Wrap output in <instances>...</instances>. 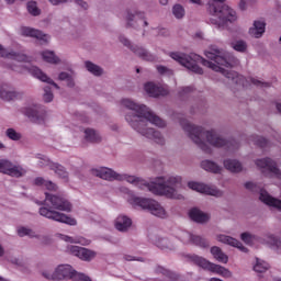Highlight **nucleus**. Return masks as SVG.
<instances>
[{
  "instance_id": "412c9836",
  "label": "nucleus",
  "mask_w": 281,
  "mask_h": 281,
  "mask_svg": "<svg viewBox=\"0 0 281 281\" xmlns=\"http://www.w3.org/2000/svg\"><path fill=\"white\" fill-rule=\"evenodd\" d=\"M24 114L26 117H30V120L35 124H43V122H45V117L47 116L45 111L38 110V108H35V109L27 108L24 111Z\"/></svg>"
},
{
  "instance_id": "79ce46f5",
  "label": "nucleus",
  "mask_w": 281,
  "mask_h": 281,
  "mask_svg": "<svg viewBox=\"0 0 281 281\" xmlns=\"http://www.w3.org/2000/svg\"><path fill=\"white\" fill-rule=\"evenodd\" d=\"M232 47L235 49V52H247V43H245V41L232 43Z\"/></svg>"
},
{
  "instance_id": "774afa93",
  "label": "nucleus",
  "mask_w": 281,
  "mask_h": 281,
  "mask_svg": "<svg viewBox=\"0 0 281 281\" xmlns=\"http://www.w3.org/2000/svg\"><path fill=\"white\" fill-rule=\"evenodd\" d=\"M1 148H5V146H3V144L0 142V149Z\"/></svg>"
},
{
  "instance_id": "5701e85b",
  "label": "nucleus",
  "mask_w": 281,
  "mask_h": 281,
  "mask_svg": "<svg viewBox=\"0 0 281 281\" xmlns=\"http://www.w3.org/2000/svg\"><path fill=\"white\" fill-rule=\"evenodd\" d=\"M217 240L220 243H224L225 245H231V247H236L239 251H244V254H247V248L243 246V243L234 237H229L227 235H220L217 236Z\"/></svg>"
},
{
  "instance_id": "338daca9",
  "label": "nucleus",
  "mask_w": 281,
  "mask_h": 281,
  "mask_svg": "<svg viewBox=\"0 0 281 281\" xmlns=\"http://www.w3.org/2000/svg\"><path fill=\"white\" fill-rule=\"evenodd\" d=\"M8 3H14V0H7Z\"/></svg>"
},
{
  "instance_id": "c85d7f7f",
  "label": "nucleus",
  "mask_w": 281,
  "mask_h": 281,
  "mask_svg": "<svg viewBox=\"0 0 281 281\" xmlns=\"http://www.w3.org/2000/svg\"><path fill=\"white\" fill-rule=\"evenodd\" d=\"M211 254L213 258L217 260V262H223L224 265H227L229 257H227V255H225V252H223V250L218 246H213L211 248Z\"/></svg>"
},
{
  "instance_id": "ea45409f",
  "label": "nucleus",
  "mask_w": 281,
  "mask_h": 281,
  "mask_svg": "<svg viewBox=\"0 0 281 281\" xmlns=\"http://www.w3.org/2000/svg\"><path fill=\"white\" fill-rule=\"evenodd\" d=\"M252 142L256 146H259V148H267V146H269V140L262 136H254Z\"/></svg>"
},
{
  "instance_id": "72a5a7b5",
  "label": "nucleus",
  "mask_w": 281,
  "mask_h": 281,
  "mask_svg": "<svg viewBox=\"0 0 281 281\" xmlns=\"http://www.w3.org/2000/svg\"><path fill=\"white\" fill-rule=\"evenodd\" d=\"M42 58L45 63H49L50 65H58V63H60V58H58L52 50H44L42 53Z\"/></svg>"
},
{
  "instance_id": "0eeeda50",
  "label": "nucleus",
  "mask_w": 281,
  "mask_h": 281,
  "mask_svg": "<svg viewBox=\"0 0 281 281\" xmlns=\"http://www.w3.org/2000/svg\"><path fill=\"white\" fill-rule=\"evenodd\" d=\"M131 205L134 207H140L142 210H147L153 214L154 216H157L158 218H166V210L162 207L159 202L151 200V199H146V198H131L128 200Z\"/></svg>"
},
{
  "instance_id": "5fc2aeb1",
  "label": "nucleus",
  "mask_w": 281,
  "mask_h": 281,
  "mask_svg": "<svg viewBox=\"0 0 281 281\" xmlns=\"http://www.w3.org/2000/svg\"><path fill=\"white\" fill-rule=\"evenodd\" d=\"M193 91H194V88H192L191 86L184 87L181 89L180 95H186V93H192Z\"/></svg>"
},
{
  "instance_id": "9b49d317",
  "label": "nucleus",
  "mask_w": 281,
  "mask_h": 281,
  "mask_svg": "<svg viewBox=\"0 0 281 281\" xmlns=\"http://www.w3.org/2000/svg\"><path fill=\"white\" fill-rule=\"evenodd\" d=\"M245 188L246 190H250V192H259V199L262 203L281 211V200L271 196L267 190L260 188L254 182H246Z\"/></svg>"
},
{
  "instance_id": "dca6fc26",
  "label": "nucleus",
  "mask_w": 281,
  "mask_h": 281,
  "mask_svg": "<svg viewBox=\"0 0 281 281\" xmlns=\"http://www.w3.org/2000/svg\"><path fill=\"white\" fill-rule=\"evenodd\" d=\"M120 41L125 45V47L132 49V52L136 54V56H139V58H142L143 60H147L148 63H153V60H155V55L148 53V50H146L145 48L131 45V41H128V38L121 36Z\"/></svg>"
},
{
  "instance_id": "a19ab883",
  "label": "nucleus",
  "mask_w": 281,
  "mask_h": 281,
  "mask_svg": "<svg viewBox=\"0 0 281 281\" xmlns=\"http://www.w3.org/2000/svg\"><path fill=\"white\" fill-rule=\"evenodd\" d=\"M172 14L176 19H183L186 16V10L181 7V4L173 5Z\"/></svg>"
},
{
  "instance_id": "4c0bfd02",
  "label": "nucleus",
  "mask_w": 281,
  "mask_h": 281,
  "mask_svg": "<svg viewBox=\"0 0 281 281\" xmlns=\"http://www.w3.org/2000/svg\"><path fill=\"white\" fill-rule=\"evenodd\" d=\"M86 68L90 74H93V76H102V68L91 61H86Z\"/></svg>"
},
{
  "instance_id": "49530a36",
  "label": "nucleus",
  "mask_w": 281,
  "mask_h": 281,
  "mask_svg": "<svg viewBox=\"0 0 281 281\" xmlns=\"http://www.w3.org/2000/svg\"><path fill=\"white\" fill-rule=\"evenodd\" d=\"M157 71L158 74H160V76H173L175 72L170 69H168V67L165 66H157Z\"/></svg>"
},
{
  "instance_id": "aec40b11",
  "label": "nucleus",
  "mask_w": 281,
  "mask_h": 281,
  "mask_svg": "<svg viewBox=\"0 0 281 281\" xmlns=\"http://www.w3.org/2000/svg\"><path fill=\"white\" fill-rule=\"evenodd\" d=\"M22 36H31V38H37L41 41V45H47L48 36L43 34L40 30L22 26L21 27Z\"/></svg>"
},
{
  "instance_id": "e433bc0d",
  "label": "nucleus",
  "mask_w": 281,
  "mask_h": 281,
  "mask_svg": "<svg viewBox=\"0 0 281 281\" xmlns=\"http://www.w3.org/2000/svg\"><path fill=\"white\" fill-rule=\"evenodd\" d=\"M267 270H269V263L257 258V263L254 266V271L257 273H265Z\"/></svg>"
},
{
  "instance_id": "09e8293b",
  "label": "nucleus",
  "mask_w": 281,
  "mask_h": 281,
  "mask_svg": "<svg viewBox=\"0 0 281 281\" xmlns=\"http://www.w3.org/2000/svg\"><path fill=\"white\" fill-rule=\"evenodd\" d=\"M59 80H67L68 87H74V81L71 80V76L67 72L59 74Z\"/></svg>"
},
{
  "instance_id": "cd10ccee",
  "label": "nucleus",
  "mask_w": 281,
  "mask_h": 281,
  "mask_svg": "<svg viewBox=\"0 0 281 281\" xmlns=\"http://www.w3.org/2000/svg\"><path fill=\"white\" fill-rule=\"evenodd\" d=\"M184 236L189 238L190 243L193 245H196L198 247H210V241L207 239L199 236V235H192L190 233H184Z\"/></svg>"
},
{
  "instance_id": "69168bd1",
  "label": "nucleus",
  "mask_w": 281,
  "mask_h": 281,
  "mask_svg": "<svg viewBox=\"0 0 281 281\" xmlns=\"http://www.w3.org/2000/svg\"><path fill=\"white\" fill-rule=\"evenodd\" d=\"M3 256V247L0 246V257Z\"/></svg>"
},
{
  "instance_id": "2eb2a0df",
  "label": "nucleus",
  "mask_w": 281,
  "mask_h": 281,
  "mask_svg": "<svg viewBox=\"0 0 281 281\" xmlns=\"http://www.w3.org/2000/svg\"><path fill=\"white\" fill-rule=\"evenodd\" d=\"M190 190L200 192V194H207L209 196H221V190H217L216 187H211L205 183L191 181L188 183Z\"/></svg>"
},
{
  "instance_id": "8fccbe9b",
  "label": "nucleus",
  "mask_w": 281,
  "mask_h": 281,
  "mask_svg": "<svg viewBox=\"0 0 281 281\" xmlns=\"http://www.w3.org/2000/svg\"><path fill=\"white\" fill-rule=\"evenodd\" d=\"M44 188H46V190H49L50 192H56V190H58V186L49 180H46V184L44 186Z\"/></svg>"
},
{
  "instance_id": "de8ad7c7",
  "label": "nucleus",
  "mask_w": 281,
  "mask_h": 281,
  "mask_svg": "<svg viewBox=\"0 0 281 281\" xmlns=\"http://www.w3.org/2000/svg\"><path fill=\"white\" fill-rule=\"evenodd\" d=\"M72 281H91V278L86 274L78 273V271H75V274L72 276Z\"/></svg>"
},
{
  "instance_id": "c9c22d12",
  "label": "nucleus",
  "mask_w": 281,
  "mask_h": 281,
  "mask_svg": "<svg viewBox=\"0 0 281 281\" xmlns=\"http://www.w3.org/2000/svg\"><path fill=\"white\" fill-rule=\"evenodd\" d=\"M156 273H160L161 276H165L166 278H169V280H177V274L161 266H158L156 268Z\"/></svg>"
},
{
  "instance_id": "4468645a",
  "label": "nucleus",
  "mask_w": 281,
  "mask_h": 281,
  "mask_svg": "<svg viewBox=\"0 0 281 281\" xmlns=\"http://www.w3.org/2000/svg\"><path fill=\"white\" fill-rule=\"evenodd\" d=\"M0 172L2 175H9V177H23L25 175V169L21 166L13 165L12 161L8 159H0Z\"/></svg>"
},
{
  "instance_id": "603ef678",
  "label": "nucleus",
  "mask_w": 281,
  "mask_h": 281,
  "mask_svg": "<svg viewBox=\"0 0 281 281\" xmlns=\"http://www.w3.org/2000/svg\"><path fill=\"white\" fill-rule=\"evenodd\" d=\"M250 82H251V85H255V87H271V85H269L267 82H262V81H260L258 79H254V78L250 79Z\"/></svg>"
},
{
  "instance_id": "6e6d98bb",
  "label": "nucleus",
  "mask_w": 281,
  "mask_h": 281,
  "mask_svg": "<svg viewBox=\"0 0 281 281\" xmlns=\"http://www.w3.org/2000/svg\"><path fill=\"white\" fill-rule=\"evenodd\" d=\"M47 180H44L43 177H37L34 180L35 186H46Z\"/></svg>"
},
{
  "instance_id": "a18cd8bd",
  "label": "nucleus",
  "mask_w": 281,
  "mask_h": 281,
  "mask_svg": "<svg viewBox=\"0 0 281 281\" xmlns=\"http://www.w3.org/2000/svg\"><path fill=\"white\" fill-rule=\"evenodd\" d=\"M44 102H52L54 100V93H52L50 87L44 88V95H43Z\"/></svg>"
},
{
  "instance_id": "7c9ffc66",
  "label": "nucleus",
  "mask_w": 281,
  "mask_h": 281,
  "mask_svg": "<svg viewBox=\"0 0 281 281\" xmlns=\"http://www.w3.org/2000/svg\"><path fill=\"white\" fill-rule=\"evenodd\" d=\"M201 167L203 170H206V172H213L214 175H221V170H223V168L212 160H203Z\"/></svg>"
},
{
  "instance_id": "2f4dec72",
  "label": "nucleus",
  "mask_w": 281,
  "mask_h": 281,
  "mask_svg": "<svg viewBox=\"0 0 281 281\" xmlns=\"http://www.w3.org/2000/svg\"><path fill=\"white\" fill-rule=\"evenodd\" d=\"M224 167L229 172H241L243 171V164L236 159H227L224 160Z\"/></svg>"
},
{
  "instance_id": "f03ea898",
  "label": "nucleus",
  "mask_w": 281,
  "mask_h": 281,
  "mask_svg": "<svg viewBox=\"0 0 281 281\" xmlns=\"http://www.w3.org/2000/svg\"><path fill=\"white\" fill-rule=\"evenodd\" d=\"M92 175L104 179L105 181H127L133 183L139 190H148L153 194L158 196H167V199H181V195H177V189L181 186V177L167 176L157 178L155 182L148 183L146 180L137 178L135 176L120 175L113 169L101 167L99 169H92Z\"/></svg>"
},
{
  "instance_id": "a878e982",
  "label": "nucleus",
  "mask_w": 281,
  "mask_h": 281,
  "mask_svg": "<svg viewBox=\"0 0 281 281\" xmlns=\"http://www.w3.org/2000/svg\"><path fill=\"white\" fill-rule=\"evenodd\" d=\"M133 225V221L126 215H120L115 221V227L117 232H128V228Z\"/></svg>"
},
{
  "instance_id": "423d86ee",
  "label": "nucleus",
  "mask_w": 281,
  "mask_h": 281,
  "mask_svg": "<svg viewBox=\"0 0 281 281\" xmlns=\"http://www.w3.org/2000/svg\"><path fill=\"white\" fill-rule=\"evenodd\" d=\"M186 258L189 262H193L196 267H201L204 271H211V273H217L223 278H232V272L223 266L211 262L210 260L198 256V255H187Z\"/></svg>"
},
{
  "instance_id": "f257e3e1",
  "label": "nucleus",
  "mask_w": 281,
  "mask_h": 281,
  "mask_svg": "<svg viewBox=\"0 0 281 281\" xmlns=\"http://www.w3.org/2000/svg\"><path fill=\"white\" fill-rule=\"evenodd\" d=\"M207 59H203L200 55L191 53L190 55L183 53H171L170 57L173 60H177L182 67L189 69V71H193V74H199L203 76V68L199 66V63H202L204 67H209L213 71H217L222 74L227 80H231L233 85H237L238 87H245V78L243 75H238L236 71L225 70L223 67H236L238 65V59L232 55V53H224L218 48H213L205 53ZM212 60V61H210Z\"/></svg>"
},
{
  "instance_id": "e2e57ef3",
  "label": "nucleus",
  "mask_w": 281,
  "mask_h": 281,
  "mask_svg": "<svg viewBox=\"0 0 281 281\" xmlns=\"http://www.w3.org/2000/svg\"><path fill=\"white\" fill-rule=\"evenodd\" d=\"M161 5H168V0H160Z\"/></svg>"
},
{
  "instance_id": "473e14b6",
  "label": "nucleus",
  "mask_w": 281,
  "mask_h": 281,
  "mask_svg": "<svg viewBox=\"0 0 281 281\" xmlns=\"http://www.w3.org/2000/svg\"><path fill=\"white\" fill-rule=\"evenodd\" d=\"M61 240H65V243H71V244H76V245H91V240L87 239L85 237H69L67 235H61Z\"/></svg>"
},
{
  "instance_id": "c756f323",
  "label": "nucleus",
  "mask_w": 281,
  "mask_h": 281,
  "mask_svg": "<svg viewBox=\"0 0 281 281\" xmlns=\"http://www.w3.org/2000/svg\"><path fill=\"white\" fill-rule=\"evenodd\" d=\"M0 98L10 102L12 100H16L19 98V93L8 90V86H0Z\"/></svg>"
},
{
  "instance_id": "3c124183",
  "label": "nucleus",
  "mask_w": 281,
  "mask_h": 281,
  "mask_svg": "<svg viewBox=\"0 0 281 281\" xmlns=\"http://www.w3.org/2000/svg\"><path fill=\"white\" fill-rule=\"evenodd\" d=\"M168 239L166 238H161L157 241V247H159V249H168Z\"/></svg>"
},
{
  "instance_id": "6ab92c4d",
  "label": "nucleus",
  "mask_w": 281,
  "mask_h": 281,
  "mask_svg": "<svg viewBox=\"0 0 281 281\" xmlns=\"http://www.w3.org/2000/svg\"><path fill=\"white\" fill-rule=\"evenodd\" d=\"M0 56L8 58V60H15L16 63H30V57L25 54L15 53L14 50H8L0 45Z\"/></svg>"
},
{
  "instance_id": "20e7f679",
  "label": "nucleus",
  "mask_w": 281,
  "mask_h": 281,
  "mask_svg": "<svg viewBox=\"0 0 281 281\" xmlns=\"http://www.w3.org/2000/svg\"><path fill=\"white\" fill-rule=\"evenodd\" d=\"M180 124L183 131L188 133L190 139H192V142H194V144H196V146H199V148H201L203 153H206L209 155L212 153V148H210V146L205 144V142L203 140L205 138L209 142V144H211V146H214L215 148H226V150H237V148H239L240 146L238 142H236V139H231V140L223 139L221 136H218V134L214 130L205 132L203 127L192 125L188 121H181Z\"/></svg>"
},
{
  "instance_id": "bf43d9fd",
  "label": "nucleus",
  "mask_w": 281,
  "mask_h": 281,
  "mask_svg": "<svg viewBox=\"0 0 281 281\" xmlns=\"http://www.w3.org/2000/svg\"><path fill=\"white\" fill-rule=\"evenodd\" d=\"M68 0H49L53 5H59V3H67Z\"/></svg>"
},
{
  "instance_id": "052dcab7",
  "label": "nucleus",
  "mask_w": 281,
  "mask_h": 281,
  "mask_svg": "<svg viewBox=\"0 0 281 281\" xmlns=\"http://www.w3.org/2000/svg\"><path fill=\"white\" fill-rule=\"evenodd\" d=\"M239 8H240L241 10H247V2H245V0H241V1L239 2Z\"/></svg>"
},
{
  "instance_id": "a211bd4d",
  "label": "nucleus",
  "mask_w": 281,
  "mask_h": 281,
  "mask_svg": "<svg viewBox=\"0 0 281 281\" xmlns=\"http://www.w3.org/2000/svg\"><path fill=\"white\" fill-rule=\"evenodd\" d=\"M68 251H70L72 256H77V258H80V260H85L86 262H90V260H93V258L98 256L95 251L79 246H69Z\"/></svg>"
},
{
  "instance_id": "680f3d73",
  "label": "nucleus",
  "mask_w": 281,
  "mask_h": 281,
  "mask_svg": "<svg viewBox=\"0 0 281 281\" xmlns=\"http://www.w3.org/2000/svg\"><path fill=\"white\" fill-rule=\"evenodd\" d=\"M192 3H196L198 5H201V0H190Z\"/></svg>"
},
{
  "instance_id": "f704fd0d",
  "label": "nucleus",
  "mask_w": 281,
  "mask_h": 281,
  "mask_svg": "<svg viewBox=\"0 0 281 281\" xmlns=\"http://www.w3.org/2000/svg\"><path fill=\"white\" fill-rule=\"evenodd\" d=\"M85 133L87 142H90L91 144H98V142L101 140L100 134L97 133L94 130L87 128Z\"/></svg>"
},
{
  "instance_id": "39448f33",
  "label": "nucleus",
  "mask_w": 281,
  "mask_h": 281,
  "mask_svg": "<svg viewBox=\"0 0 281 281\" xmlns=\"http://www.w3.org/2000/svg\"><path fill=\"white\" fill-rule=\"evenodd\" d=\"M209 12L213 15L211 23L217 27H225L227 23H234L238 19L236 11L226 5L225 0H213V3L209 4Z\"/></svg>"
},
{
  "instance_id": "4be33fe9",
  "label": "nucleus",
  "mask_w": 281,
  "mask_h": 281,
  "mask_svg": "<svg viewBox=\"0 0 281 281\" xmlns=\"http://www.w3.org/2000/svg\"><path fill=\"white\" fill-rule=\"evenodd\" d=\"M145 91L150 95V98H159V95H168V89L158 86L154 82L145 83Z\"/></svg>"
},
{
  "instance_id": "bb28decb",
  "label": "nucleus",
  "mask_w": 281,
  "mask_h": 281,
  "mask_svg": "<svg viewBox=\"0 0 281 281\" xmlns=\"http://www.w3.org/2000/svg\"><path fill=\"white\" fill-rule=\"evenodd\" d=\"M266 23L262 21H255L254 27L249 29L250 36H254L255 38H260L265 32Z\"/></svg>"
},
{
  "instance_id": "1a4fd4ad",
  "label": "nucleus",
  "mask_w": 281,
  "mask_h": 281,
  "mask_svg": "<svg viewBox=\"0 0 281 281\" xmlns=\"http://www.w3.org/2000/svg\"><path fill=\"white\" fill-rule=\"evenodd\" d=\"M257 168H260L263 177L268 179H281V171L278 168V162L271 158H262L256 160Z\"/></svg>"
},
{
  "instance_id": "c03bdc74",
  "label": "nucleus",
  "mask_w": 281,
  "mask_h": 281,
  "mask_svg": "<svg viewBox=\"0 0 281 281\" xmlns=\"http://www.w3.org/2000/svg\"><path fill=\"white\" fill-rule=\"evenodd\" d=\"M18 235L23 238V236H31L34 237V232L30 228H25V227H20L18 228Z\"/></svg>"
},
{
  "instance_id": "6e6552de",
  "label": "nucleus",
  "mask_w": 281,
  "mask_h": 281,
  "mask_svg": "<svg viewBox=\"0 0 281 281\" xmlns=\"http://www.w3.org/2000/svg\"><path fill=\"white\" fill-rule=\"evenodd\" d=\"M8 69H12V71H18L19 74H23V71H29V74H32L34 78H37V80H41L42 82H47V85H52L53 87H55V89H60L59 86H57L56 82H54V80L49 77H47L45 75V72H43V70H41L38 67L36 66H19V65H8L7 66Z\"/></svg>"
},
{
  "instance_id": "7ed1b4c3",
  "label": "nucleus",
  "mask_w": 281,
  "mask_h": 281,
  "mask_svg": "<svg viewBox=\"0 0 281 281\" xmlns=\"http://www.w3.org/2000/svg\"><path fill=\"white\" fill-rule=\"evenodd\" d=\"M121 102L123 106L135 112V114H127L125 116L126 122H128L132 128L137 131V133L144 137H147V139H153L156 144H160V146H162L165 140L161 133L146 126L148 125V122H150V124H154L159 128H164V126H166V121L161 120V117L157 116L144 104L139 105L130 99H123Z\"/></svg>"
},
{
  "instance_id": "864d4df0",
  "label": "nucleus",
  "mask_w": 281,
  "mask_h": 281,
  "mask_svg": "<svg viewBox=\"0 0 281 281\" xmlns=\"http://www.w3.org/2000/svg\"><path fill=\"white\" fill-rule=\"evenodd\" d=\"M241 240L246 243V245H251V235L248 233H243L240 236Z\"/></svg>"
},
{
  "instance_id": "9d476101",
  "label": "nucleus",
  "mask_w": 281,
  "mask_h": 281,
  "mask_svg": "<svg viewBox=\"0 0 281 281\" xmlns=\"http://www.w3.org/2000/svg\"><path fill=\"white\" fill-rule=\"evenodd\" d=\"M44 205L52 207L53 210H59V212H71V203L63 195H56L46 192Z\"/></svg>"
},
{
  "instance_id": "37998d69",
  "label": "nucleus",
  "mask_w": 281,
  "mask_h": 281,
  "mask_svg": "<svg viewBox=\"0 0 281 281\" xmlns=\"http://www.w3.org/2000/svg\"><path fill=\"white\" fill-rule=\"evenodd\" d=\"M7 137H9V139H12L13 142H19V139H21V134L14 131V128H8Z\"/></svg>"
},
{
  "instance_id": "0e129e2a",
  "label": "nucleus",
  "mask_w": 281,
  "mask_h": 281,
  "mask_svg": "<svg viewBox=\"0 0 281 281\" xmlns=\"http://www.w3.org/2000/svg\"><path fill=\"white\" fill-rule=\"evenodd\" d=\"M277 111H279V113H281V103L277 104Z\"/></svg>"
},
{
  "instance_id": "13d9d810",
  "label": "nucleus",
  "mask_w": 281,
  "mask_h": 281,
  "mask_svg": "<svg viewBox=\"0 0 281 281\" xmlns=\"http://www.w3.org/2000/svg\"><path fill=\"white\" fill-rule=\"evenodd\" d=\"M77 5H80L83 10H87L89 8V4L82 0H75Z\"/></svg>"
},
{
  "instance_id": "58836bf2",
  "label": "nucleus",
  "mask_w": 281,
  "mask_h": 281,
  "mask_svg": "<svg viewBox=\"0 0 281 281\" xmlns=\"http://www.w3.org/2000/svg\"><path fill=\"white\" fill-rule=\"evenodd\" d=\"M27 11L33 16H38V14H41V9H38V5L36 4V1L27 2Z\"/></svg>"
},
{
  "instance_id": "f8f14e48",
  "label": "nucleus",
  "mask_w": 281,
  "mask_h": 281,
  "mask_svg": "<svg viewBox=\"0 0 281 281\" xmlns=\"http://www.w3.org/2000/svg\"><path fill=\"white\" fill-rule=\"evenodd\" d=\"M75 273H76V270H74L71 266L60 265L56 268L53 274L49 272H43V276L46 278V280L67 281V280H72Z\"/></svg>"
},
{
  "instance_id": "4d7b16f0",
  "label": "nucleus",
  "mask_w": 281,
  "mask_h": 281,
  "mask_svg": "<svg viewBox=\"0 0 281 281\" xmlns=\"http://www.w3.org/2000/svg\"><path fill=\"white\" fill-rule=\"evenodd\" d=\"M124 259L127 260V262H131V261H133V260H138L139 262H143V261H144L143 258H135V257H133V256H131V255H125V256H124Z\"/></svg>"
},
{
  "instance_id": "ddd939ff",
  "label": "nucleus",
  "mask_w": 281,
  "mask_h": 281,
  "mask_svg": "<svg viewBox=\"0 0 281 281\" xmlns=\"http://www.w3.org/2000/svg\"><path fill=\"white\" fill-rule=\"evenodd\" d=\"M40 215L50 221H56L57 223H65L66 225H76L77 222L75 218H71L58 211H52L45 206L40 209Z\"/></svg>"
},
{
  "instance_id": "f3484780",
  "label": "nucleus",
  "mask_w": 281,
  "mask_h": 281,
  "mask_svg": "<svg viewBox=\"0 0 281 281\" xmlns=\"http://www.w3.org/2000/svg\"><path fill=\"white\" fill-rule=\"evenodd\" d=\"M42 161H40V166H48L49 170H53L56 176L59 177V179H64V181H69V172L63 167V165H59L57 162H52L49 159L41 158Z\"/></svg>"
},
{
  "instance_id": "393cba45",
  "label": "nucleus",
  "mask_w": 281,
  "mask_h": 281,
  "mask_svg": "<svg viewBox=\"0 0 281 281\" xmlns=\"http://www.w3.org/2000/svg\"><path fill=\"white\" fill-rule=\"evenodd\" d=\"M189 217L191 221H194V223H207V221H210V215L207 213H203L196 207L189 211Z\"/></svg>"
},
{
  "instance_id": "b1692460",
  "label": "nucleus",
  "mask_w": 281,
  "mask_h": 281,
  "mask_svg": "<svg viewBox=\"0 0 281 281\" xmlns=\"http://www.w3.org/2000/svg\"><path fill=\"white\" fill-rule=\"evenodd\" d=\"M126 21L128 27H133L135 25L133 24V21L143 23L144 27L148 26V21H146V16L142 12L132 13L131 11H127Z\"/></svg>"
}]
</instances>
